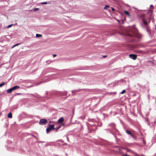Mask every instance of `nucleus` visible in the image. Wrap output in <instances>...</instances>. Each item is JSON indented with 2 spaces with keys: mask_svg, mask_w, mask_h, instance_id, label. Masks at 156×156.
Returning <instances> with one entry per match:
<instances>
[{
  "mask_svg": "<svg viewBox=\"0 0 156 156\" xmlns=\"http://www.w3.org/2000/svg\"><path fill=\"white\" fill-rule=\"evenodd\" d=\"M126 92V90H123L121 92V94H123L124 93Z\"/></svg>",
  "mask_w": 156,
  "mask_h": 156,
  "instance_id": "a211bd4d",
  "label": "nucleus"
},
{
  "mask_svg": "<svg viewBox=\"0 0 156 156\" xmlns=\"http://www.w3.org/2000/svg\"><path fill=\"white\" fill-rule=\"evenodd\" d=\"M143 21L145 25H147V22L144 20V18L143 19Z\"/></svg>",
  "mask_w": 156,
  "mask_h": 156,
  "instance_id": "9b49d317",
  "label": "nucleus"
},
{
  "mask_svg": "<svg viewBox=\"0 0 156 156\" xmlns=\"http://www.w3.org/2000/svg\"><path fill=\"white\" fill-rule=\"evenodd\" d=\"M106 55H105V56H103V57H104V58H105V57H106Z\"/></svg>",
  "mask_w": 156,
  "mask_h": 156,
  "instance_id": "bb28decb",
  "label": "nucleus"
},
{
  "mask_svg": "<svg viewBox=\"0 0 156 156\" xmlns=\"http://www.w3.org/2000/svg\"><path fill=\"white\" fill-rule=\"evenodd\" d=\"M124 12L125 14L127 15H128L129 16V12L127 11H125Z\"/></svg>",
  "mask_w": 156,
  "mask_h": 156,
  "instance_id": "ddd939ff",
  "label": "nucleus"
},
{
  "mask_svg": "<svg viewBox=\"0 0 156 156\" xmlns=\"http://www.w3.org/2000/svg\"><path fill=\"white\" fill-rule=\"evenodd\" d=\"M56 56V55H55V54L53 55V57H55Z\"/></svg>",
  "mask_w": 156,
  "mask_h": 156,
  "instance_id": "5701e85b",
  "label": "nucleus"
},
{
  "mask_svg": "<svg viewBox=\"0 0 156 156\" xmlns=\"http://www.w3.org/2000/svg\"><path fill=\"white\" fill-rule=\"evenodd\" d=\"M20 88V87L19 86H15L12 87V90H15V89H18Z\"/></svg>",
  "mask_w": 156,
  "mask_h": 156,
  "instance_id": "0eeeda50",
  "label": "nucleus"
},
{
  "mask_svg": "<svg viewBox=\"0 0 156 156\" xmlns=\"http://www.w3.org/2000/svg\"><path fill=\"white\" fill-rule=\"evenodd\" d=\"M20 44L19 43H17L16 44H15V45H14V46H13L12 47V48H13L14 47H15L16 46H18V45H19Z\"/></svg>",
  "mask_w": 156,
  "mask_h": 156,
  "instance_id": "2eb2a0df",
  "label": "nucleus"
},
{
  "mask_svg": "<svg viewBox=\"0 0 156 156\" xmlns=\"http://www.w3.org/2000/svg\"><path fill=\"white\" fill-rule=\"evenodd\" d=\"M150 7H153V6L152 5H150Z\"/></svg>",
  "mask_w": 156,
  "mask_h": 156,
  "instance_id": "c85d7f7f",
  "label": "nucleus"
},
{
  "mask_svg": "<svg viewBox=\"0 0 156 156\" xmlns=\"http://www.w3.org/2000/svg\"><path fill=\"white\" fill-rule=\"evenodd\" d=\"M54 125H49L48 127L46 129V132L48 133L49 132L51 131V130H53L54 129Z\"/></svg>",
  "mask_w": 156,
  "mask_h": 156,
  "instance_id": "f257e3e1",
  "label": "nucleus"
},
{
  "mask_svg": "<svg viewBox=\"0 0 156 156\" xmlns=\"http://www.w3.org/2000/svg\"><path fill=\"white\" fill-rule=\"evenodd\" d=\"M149 12H150L152 13V10H150L149 11Z\"/></svg>",
  "mask_w": 156,
  "mask_h": 156,
  "instance_id": "b1692460",
  "label": "nucleus"
},
{
  "mask_svg": "<svg viewBox=\"0 0 156 156\" xmlns=\"http://www.w3.org/2000/svg\"><path fill=\"white\" fill-rule=\"evenodd\" d=\"M47 122L46 119H41L39 122V124L40 125H44L46 124Z\"/></svg>",
  "mask_w": 156,
  "mask_h": 156,
  "instance_id": "7ed1b4c3",
  "label": "nucleus"
},
{
  "mask_svg": "<svg viewBox=\"0 0 156 156\" xmlns=\"http://www.w3.org/2000/svg\"><path fill=\"white\" fill-rule=\"evenodd\" d=\"M109 7V5H106L104 9L106 10L107 9H108V8Z\"/></svg>",
  "mask_w": 156,
  "mask_h": 156,
  "instance_id": "f8f14e48",
  "label": "nucleus"
},
{
  "mask_svg": "<svg viewBox=\"0 0 156 156\" xmlns=\"http://www.w3.org/2000/svg\"><path fill=\"white\" fill-rule=\"evenodd\" d=\"M129 57L131 59L135 60L136 58L137 55H136L131 54L129 55Z\"/></svg>",
  "mask_w": 156,
  "mask_h": 156,
  "instance_id": "20e7f679",
  "label": "nucleus"
},
{
  "mask_svg": "<svg viewBox=\"0 0 156 156\" xmlns=\"http://www.w3.org/2000/svg\"><path fill=\"white\" fill-rule=\"evenodd\" d=\"M129 36L133 37H136L138 38H140L141 37V35L138 33H135L133 35L132 34H129Z\"/></svg>",
  "mask_w": 156,
  "mask_h": 156,
  "instance_id": "f03ea898",
  "label": "nucleus"
},
{
  "mask_svg": "<svg viewBox=\"0 0 156 156\" xmlns=\"http://www.w3.org/2000/svg\"><path fill=\"white\" fill-rule=\"evenodd\" d=\"M41 4H42L43 5H46V4H48V3L46 2H42L41 3Z\"/></svg>",
  "mask_w": 156,
  "mask_h": 156,
  "instance_id": "4468645a",
  "label": "nucleus"
},
{
  "mask_svg": "<svg viewBox=\"0 0 156 156\" xmlns=\"http://www.w3.org/2000/svg\"><path fill=\"white\" fill-rule=\"evenodd\" d=\"M76 91L75 90H73L72 91V92H73V93L74 92H75Z\"/></svg>",
  "mask_w": 156,
  "mask_h": 156,
  "instance_id": "a878e982",
  "label": "nucleus"
},
{
  "mask_svg": "<svg viewBox=\"0 0 156 156\" xmlns=\"http://www.w3.org/2000/svg\"><path fill=\"white\" fill-rule=\"evenodd\" d=\"M126 133L130 135L132 137H134V136L128 130L126 131Z\"/></svg>",
  "mask_w": 156,
  "mask_h": 156,
  "instance_id": "423d86ee",
  "label": "nucleus"
},
{
  "mask_svg": "<svg viewBox=\"0 0 156 156\" xmlns=\"http://www.w3.org/2000/svg\"><path fill=\"white\" fill-rule=\"evenodd\" d=\"M8 117L10 118H12V115L11 113L10 112L9 113L8 115Z\"/></svg>",
  "mask_w": 156,
  "mask_h": 156,
  "instance_id": "1a4fd4ad",
  "label": "nucleus"
},
{
  "mask_svg": "<svg viewBox=\"0 0 156 156\" xmlns=\"http://www.w3.org/2000/svg\"><path fill=\"white\" fill-rule=\"evenodd\" d=\"M60 126H61V127L62 126H65V124L62 123L61 125Z\"/></svg>",
  "mask_w": 156,
  "mask_h": 156,
  "instance_id": "aec40b11",
  "label": "nucleus"
},
{
  "mask_svg": "<svg viewBox=\"0 0 156 156\" xmlns=\"http://www.w3.org/2000/svg\"><path fill=\"white\" fill-rule=\"evenodd\" d=\"M13 91L12 88L9 89L7 90V93H10Z\"/></svg>",
  "mask_w": 156,
  "mask_h": 156,
  "instance_id": "6e6552de",
  "label": "nucleus"
},
{
  "mask_svg": "<svg viewBox=\"0 0 156 156\" xmlns=\"http://www.w3.org/2000/svg\"><path fill=\"white\" fill-rule=\"evenodd\" d=\"M39 9L38 8H35L34 9V11H37Z\"/></svg>",
  "mask_w": 156,
  "mask_h": 156,
  "instance_id": "f3484780",
  "label": "nucleus"
},
{
  "mask_svg": "<svg viewBox=\"0 0 156 156\" xmlns=\"http://www.w3.org/2000/svg\"><path fill=\"white\" fill-rule=\"evenodd\" d=\"M64 119L63 117H61L60 119H59L58 121V123H61L64 121Z\"/></svg>",
  "mask_w": 156,
  "mask_h": 156,
  "instance_id": "39448f33",
  "label": "nucleus"
},
{
  "mask_svg": "<svg viewBox=\"0 0 156 156\" xmlns=\"http://www.w3.org/2000/svg\"><path fill=\"white\" fill-rule=\"evenodd\" d=\"M12 24L9 25H8V26H7V28H10V27H11L12 26Z\"/></svg>",
  "mask_w": 156,
  "mask_h": 156,
  "instance_id": "6ab92c4d",
  "label": "nucleus"
},
{
  "mask_svg": "<svg viewBox=\"0 0 156 156\" xmlns=\"http://www.w3.org/2000/svg\"><path fill=\"white\" fill-rule=\"evenodd\" d=\"M42 36V35L38 34H36V37H41Z\"/></svg>",
  "mask_w": 156,
  "mask_h": 156,
  "instance_id": "9d476101",
  "label": "nucleus"
},
{
  "mask_svg": "<svg viewBox=\"0 0 156 156\" xmlns=\"http://www.w3.org/2000/svg\"><path fill=\"white\" fill-rule=\"evenodd\" d=\"M112 11H115V9H113V8H112Z\"/></svg>",
  "mask_w": 156,
  "mask_h": 156,
  "instance_id": "393cba45",
  "label": "nucleus"
},
{
  "mask_svg": "<svg viewBox=\"0 0 156 156\" xmlns=\"http://www.w3.org/2000/svg\"><path fill=\"white\" fill-rule=\"evenodd\" d=\"M61 127V126H59L57 128V129H58Z\"/></svg>",
  "mask_w": 156,
  "mask_h": 156,
  "instance_id": "412c9836",
  "label": "nucleus"
},
{
  "mask_svg": "<svg viewBox=\"0 0 156 156\" xmlns=\"http://www.w3.org/2000/svg\"><path fill=\"white\" fill-rule=\"evenodd\" d=\"M137 85L139 86H140V84L139 83H137Z\"/></svg>",
  "mask_w": 156,
  "mask_h": 156,
  "instance_id": "cd10ccee",
  "label": "nucleus"
},
{
  "mask_svg": "<svg viewBox=\"0 0 156 156\" xmlns=\"http://www.w3.org/2000/svg\"><path fill=\"white\" fill-rule=\"evenodd\" d=\"M41 83V82H40L38 83L37 84H36L35 85L36 86H37V85H38L39 84H40Z\"/></svg>",
  "mask_w": 156,
  "mask_h": 156,
  "instance_id": "4be33fe9",
  "label": "nucleus"
},
{
  "mask_svg": "<svg viewBox=\"0 0 156 156\" xmlns=\"http://www.w3.org/2000/svg\"><path fill=\"white\" fill-rule=\"evenodd\" d=\"M4 84H5L4 83H2L0 84V87H2Z\"/></svg>",
  "mask_w": 156,
  "mask_h": 156,
  "instance_id": "dca6fc26",
  "label": "nucleus"
}]
</instances>
